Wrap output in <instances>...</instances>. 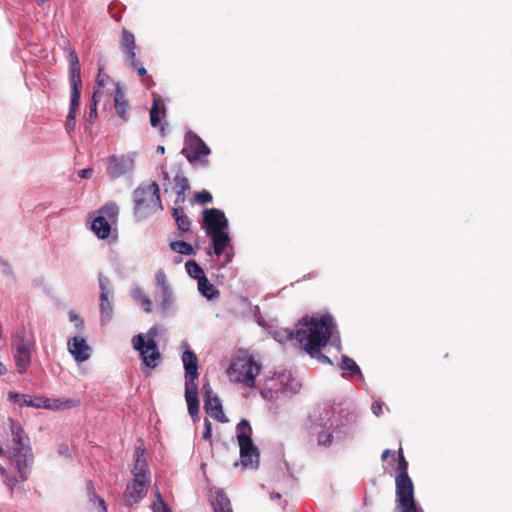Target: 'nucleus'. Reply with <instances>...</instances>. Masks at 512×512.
Instances as JSON below:
<instances>
[{"instance_id": "nucleus-1", "label": "nucleus", "mask_w": 512, "mask_h": 512, "mask_svg": "<svg viewBox=\"0 0 512 512\" xmlns=\"http://www.w3.org/2000/svg\"><path fill=\"white\" fill-rule=\"evenodd\" d=\"M273 337L280 343L291 341L309 355H315L329 341L335 347L340 348V337L336 331V323L333 317L328 314L321 317L305 316L299 321L295 331L287 328L277 329L273 332Z\"/></svg>"}, {"instance_id": "nucleus-2", "label": "nucleus", "mask_w": 512, "mask_h": 512, "mask_svg": "<svg viewBox=\"0 0 512 512\" xmlns=\"http://www.w3.org/2000/svg\"><path fill=\"white\" fill-rule=\"evenodd\" d=\"M144 453L145 449L143 447H135L133 453L134 464L131 470L133 479L127 484L124 492V500L127 506H133L140 502L146 496L151 483V474Z\"/></svg>"}, {"instance_id": "nucleus-3", "label": "nucleus", "mask_w": 512, "mask_h": 512, "mask_svg": "<svg viewBox=\"0 0 512 512\" xmlns=\"http://www.w3.org/2000/svg\"><path fill=\"white\" fill-rule=\"evenodd\" d=\"M204 222L206 225L207 235L212 239L213 252L216 256H220L225 250V263H229L233 258V247L228 234V220L219 209H207L204 211Z\"/></svg>"}, {"instance_id": "nucleus-4", "label": "nucleus", "mask_w": 512, "mask_h": 512, "mask_svg": "<svg viewBox=\"0 0 512 512\" xmlns=\"http://www.w3.org/2000/svg\"><path fill=\"white\" fill-rule=\"evenodd\" d=\"M398 474L395 478L396 484V507L395 512H423V509L416 503L414 498V486L408 475V462L406 461L402 448L398 451Z\"/></svg>"}, {"instance_id": "nucleus-5", "label": "nucleus", "mask_w": 512, "mask_h": 512, "mask_svg": "<svg viewBox=\"0 0 512 512\" xmlns=\"http://www.w3.org/2000/svg\"><path fill=\"white\" fill-rule=\"evenodd\" d=\"M260 370L261 364L252 355L239 351L232 357L226 373L231 382L254 388Z\"/></svg>"}, {"instance_id": "nucleus-6", "label": "nucleus", "mask_w": 512, "mask_h": 512, "mask_svg": "<svg viewBox=\"0 0 512 512\" xmlns=\"http://www.w3.org/2000/svg\"><path fill=\"white\" fill-rule=\"evenodd\" d=\"M134 212L138 219H144L162 209L159 186L156 182L139 186L133 193Z\"/></svg>"}, {"instance_id": "nucleus-7", "label": "nucleus", "mask_w": 512, "mask_h": 512, "mask_svg": "<svg viewBox=\"0 0 512 512\" xmlns=\"http://www.w3.org/2000/svg\"><path fill=\"white\" fill-rule=\"evenodd\" d=\"M12 463L17 471V476L11 477L6 469L0 466V476L3 478L5 485L11 494L18 483L27 480L33 463V454L30 446H22L14 448Z\"/></svg>"}, {"instance_id": "nucleus-8", "label": "nucleus", "mask_w": 512, "mask_h": 512, "mask_svg": "<svg viewBox=\"0 0 512 512\" xmlns=\"http://www.w3.org/2000/svg\"><path fill=\"white\" fill-rule=\"evenodd\" d=\"M159 333V326H152L146 334L147 341L143 334H137L132 338L133 348L139 352L140 358L145 367L154 369L161 358L156 338Z\"/></svg>"}, {"instance_id": "nucleus-9", "label": "nucleus", "mask_w": 512, "mask_h": 512, "mask_svg": "<svg viewBox=\"0 0 512 512\" xmlns=\"http://www.w3.org/2000/svg\"><path fill=\"white\" fill-rule=\"evenodd\" d=\"M237 440L240 448V463L244 468H257L259 451L252 441V428L246 419L236 426Z\"/></svg>"}, {"instance_id": "nucleus-10", "label": "nucleus", "mask_w": 512, "mask_h": 512, "mask_svg": "<svg viewBox=\"0 0 512 512\" xmlns=\"http://www.w3.org/2000/svg\"><path fill=\"white\" fill-rule=\"evenodd\" d=\"M8 400L18 404L19 406H28L33 408H44L49 410H64L67 408L74 407L76 402L72 399L60 400L53 398H45L42 396L32 397L27 394L17 393V392H9Z\"/></svg>"}, {"instance_id": "nucleus-11", "label": "nucleus", "mask_w": 512, "mask_h": 512, "mask_svg": "<svg viewBox=\"0 0 512 512\" xmlns=\"http://www.w3.org/2000/svg\"><path fill=\"white\" fill-rule=\"evenodd\" d=\"M299 388L300 385L292 377V374L284 371L268 379L260 394L267 400H273L277 399L279 394L296 393Z\"/></svg>"}, {"instance_id": "nucleus-12", "label": "nucleus", "mask_w": 512, "mask_h": 512, "mask_svg": "<svg viewBox=\"0 0 512 512\" xmlns=\"http://www.w3.org/2000/svg\"><path fill=\"white\" fill-rule=\"evenodd\" d=\"M35 348V339L33 336H27L26 333L17 334L13 341V360L17 373L24 375L32 363V353Z\"/></svg>"}, {"instance_id": "nucleus-13", "label": "nucleus", "mask_w": 512, "mask_h": 512, "mask_svg": "<svg viewBox=\"0 0 512 512\" xmlns=\"http://www.w3.org/2000/svg\"><path fill=\"white\" fill-rule=\"evenodd\" d=\"M136 153L128 152L120 155H110L106 160V174L110 180L131 175L135 170Z\"/></svg>"}, {"instance_id": "nucleus-14", "label": "nucleus", "mask_w": 512, "mask_h": 512, "mask_svg": "<svg viewBox=\"0 0 512 512\" xmlns=\"http://www.w3.org/2000/svg\"><path fill=\"white\" fill-rule=\"evenodd\" d=\"M118 207L110 202L96 211V216L91 223V230L100 239H106L111 232V224L117 220Z\"/></svg>"}, {"instance_id": "nucleus-15", "label": "nucleus", "mask_w": 512, "mask_h": 512, "mask_svg": "<svg viewBox=\"0 0 512 512\" xmlns=\"http://www.w3.org/2000/svg\"><path fill=\"white\" fill-rule=\"evenodd\" d=\"M210 148L205 144V142L197 136L195 133L189 131L185 136V146L182 149L181 153L187 158L190 163H194L196 161L201 162L206 165L208 163L207 159H202V156H207L210 154Z\"/></svg>"}, {"instance_id": "nucleus-16", "label": "nucleus", "mask_w": 512, "mask_h": 512, "mask_svg": "<svg viewBox=\"0 0 512 512\" xmlns=\"http://www.w3.org/2000/svg\"><path fill=\"white\" fill-rule=\"evenodd\" d=\"M99 288H100V314H101V323H108L113 315V306H112V297H113V289L110 280L103 276L99 275Z\"/></svg>"}, {"instance_id": "nucleus-17", "label": "nucleus", "mask_w": 512, "mask_h": 512, "mask_svg": "<svg viewBox=\"0 0 512 512\" xmlns=\"http://www.w3.org/2000/svg\"><path fill=\"white\" fill-rule=\"evenodd\" d=\"M203 390L205 397L204 408L206 413L219 422H226L227 419L223 412L221 401L213 394L212 388L208 382L203 385Z\"/></svg>"}, {"instance_id": "nucleus-18", "label": "nucleus", "mask_w": 512, "mask_h": 512, "mask_svg": "<svg viewBox=\"0 0 512 512\" xmlns=\"http://www.w3.org/2000/svg\"><path fill=\"white\" fill-rule=\"evenodd\" d=\"M181 347L184 349L181 360L185 370V383H196L198 378V358L187 342H182Z\"/></svg>"}, {"instance_id": "nucleus-19", "label": "nucleus", "mask_w": 512, "mask_h": 512, "mask_svg": "<svg viewBox=\"0 0 512 512\" xmlns=\"http://www.w3.org/2000/svg\"><path fill=\"white\" fill-rule=\"evenodd\" d=\"M67 347L69 353L74 357L75 361L82 363L90 358L91 348L87 344L85 338L75 336L68 340Z\"/></svg>"}, {"instance_id": "nucleus-20", "label": "nucleus", "mask_w": 512, "mask_h": 512, "mask_svg": "<svg viewBox=\"0 0 512 512\" xmlns=\"http://www.w3.org/2000/svg\"><path fill=\"white\" fill-rule=\"evenodd\" d=\"M155 301L157 302V309L161 316L166 317L175 310V296L172 288L158 290L154 294Z\"/></svg>"}, {"instance_id": "nucleus-21", "label": "nucleus", "mask_w": 512, "mask_h": 512, "mask_svg": "<svg viewBox=\"0 0 512 512\" xmlns=\"http://www.w3.org/2000/svg\"><path fill=\"white\" fill-rule=\"evenodd\" d=\"M185 400L190 416L192 418L197 417L199 413V400L198 386L196 383H185Z\"/></svg>"}, {"instance_id": "nucleus-22", "label": "nucleus", "mask_w": 512, "mask_h": 512, "mask_svg": "<svg viewBox=\"0 0 512 512\" xmlns=\"http://www.w3.org/2000/svg\"><path fill=\"white\" fill-rule=\"evenodd\" d=\"M114 107L117 115L124 121L129 119V103L126 99L125 92L121 85L116 86L114 93Z\"/></svg>"}, {"instance_id": "nucleus-23", "label": "nucleus", "mask_w": 512, "mask_h": 512, "mask_svg": "<svg viewBox=\"0 0 512 512\" xmlns=\"http://www.w3.org/2000/svg\"><path fill=\"white\" fill-rule=\"evenodd\" d=\"M121 48L123 52L129 57L131 61V66L137 67L138 60L136 59L135 53V37L131 32L127 31L126 29H123L122 31Z\"/></svg>"}, {"instance_id": "nucleus-24", "label": "nucleus", "mask_w": 512, "mask_h": 512, "mask_svg": "<svg viewBox=\"0 0 512 512\" xmlns=\"http://www.w3.org/2000/svg\"><path fill=\"white\" fill-rule=\"evenodd\" d=\"M165 106L160 97L154 95L153 105L150 109V123L152 127H157L161 116L165 115Z\"/></svg>"}, {"instance_id": "nucleus-25", "label": "nucleus", "mask_w": 512, "mask_h": 512, "mask_svg": "<svg viewBox=\"0 0 512 512\" xmlns=\"http://www.w3.org/2000/svg\"><path fill=\"white\" fill-rule=\"evenodd\" d=\"M131 296L146 313L152 312V301L140 287H134Z\"/></svg>"}, {"instance_id": "nucleus-26", "label": "nucleus", "mask_w": 512, "mask_h": 512, "mask_svg": "<svg viewBox=\"0 0 512 512\" xmlns=\"http://www.w3.org/2000/svg\"><path fill=\"white\" fill-rule=\"evenodd\" d=\"M190 185L189 181L185 176L176 175L175 176V192H176V203H183L185 201V193L189 190Z\"/></svg>"}, {"instance_id": "nucleus-27", "label": "nucleus", "mask_w": 512, "mask_h": 512, "mask_svg": "<svg viewBox=\"0 0 512 512\" xmlns=\"http://www.w3.org/2000/svg\"><path fill=\"white\" fill-rule=\"evenodd\" d=\"M212 505L214 512H233L230 500L221 490L216 491V497Z\"/></svg>"}, {"instance_id": "nucleus-28", "label": "nucleus", "mask_w": 512, "mask_h": 512, "mask_svg": "<svg viewBox=\"0 0 512 512\" xmlns=\"http://www.w3.org/2000/svg\"><path fill=\"white\" fill-rule=\"evenodd\" d=\"M98 75H97V78H96V86H95V89H100V91L102 92V94L104 93L103 89L106 87V86H111V91L114 89V91H116V86L117 85H120V83H116L114 82V80L104 72L103 70V67H99L98 69Z\"/></svg>"}, {"instance_id": "nucleus-29", "label": "nucleus", "mask_w": 512, "mask_h": 512, "mask_svg": "<svg viewBox=\"0 0 512 512\" xmlns=\"http://www.w3.org/2000/svg\"><path fill=\"white\" fill-rule=\"evenodd\" d=\"M198 290L199 292L206 297L207 299H213L218 296L219 292L218 290L212 285L208 279L203 277L200 278L198 281Z\"/></svg>"}, {"instance_id": "nucleus-30", "label": "nucleus", "mask_w": 512, "mask_h": 512, "mask_svg": "<svg viewBox=\"0 0 512 512\" xmlns=\"http://www.w3.org/2000/svg\"><path fill=\"white\" fill-rule=\"evenodd\" d=\"M11 434L12 440L17 445V447L29 446L28 445V437L26 436L22 427L17 423H12L11 425Z\"/></svg>"}, {"instance_id": "nucleus-31", "label": "nucleus", "mask_w": 512, "mask_h": 512, "mask_svg": "<svg viewBox=\"0 0 512 512\" xmlns=\"http://www.w3.org/2000/svg\"><path fill=\"white\" fill-rule=\"evenodd\" d=\"M173 217L177 223L178 229L181 232H187L190 229L191 222L180 208H173Z\"/></svg>"}, {"instance_id": "nucleus-32", "label": "nucleus", "mask_w": 512, "mask_h": 512, "mask_svg": "<svg viewBox=\"0 0 512 512\" xmlns=\"http://www.w3.org/2000/svg\"><path fill=\"white\" fill-rule=\"evenodd\" d=\"M340 368L342 370L348 371L351 376L358 375L359 377H362L361 370H360L359 366L356 364V362L353 359L349 358L346 355L342 356Z\"/></svg>"}, {"instance_id": "nucleus-33", "label": "nucleus", "mask_w": 512, "mask_h": 512, "mask_svg": "<svg viewBox=\"0 0 512 512\" xmlns=\"http://www.w3.org/2000/svg\"><path fill=\"white\" fill-rule=\"evenodd\" d=\"M185 268L187 273L194 279H199L205 277L203 269L196 263L194 260H189L185 264Z\"/></svg>"}, {"instance_id": "nucleus-34", "label": "nucleus", "mask_w": 512, "mask_h": 512, "mask_svg": "<svg viewBox=\"0 0 512 512\" xmlns=\"http://www.w3.org/2000/svg\"><path fill=\"white\" fill-rule=\"evenodd\" d=\"M170 247L174 252L182 255H191L194 252L192 245L185 241H173Z\"/></svg>"}, {"instance_id": "nucleus-35", "label": "nucleus", "mask_w": 512, "mask_h": 512, "mask_svg": "<svg viewBox=\"0 0 512 512\" xmlns=\"http://www.w3.org/2000/svg\"><path fill=\"white\" fill-rule=\"evenodd\" d=\"M69 78H70L71 88H80V86H81L80 65L69 66Z\"/></svg>"}, {"instance_id": "nucleus-36", "label": "nucleus", "mask_w": 512, "mask_h": 512, "mask_svg": "<svg viewBox=\"0 0 512 512\" xmlns=\"http://www.w3.org/2000/svg\"><path fill=\"white\" fill-rule=\"evenodd\" d=\"M102 97L100 89H95L92 96V103L89 111V121L92 122L97 118V104Z\"/></svg>"}, {"instance_id": "nucleus-37", "label": "nucleus", "mask_w": 512, "mask_h": 512, "mask_svg": "<svg viewBox=\"0 0 512 512\" xmlns=\"http://www.w3.org/2000/svg\"><path fill=\"white\" fill-rule=\"evenodd\" d=\"M155 286L157 288V291L171 288L165 272L161 269L158 270L155 274Z\"/></svg>"}, {"instance_id": "nucleus-38", "label": "nucleus", "mask_w": 512, "mask_h": 512, "mask_svg": "<svg viewBox=\"0 0 512 512\" xmlns=\"http://www.w3.org/2000/svg\"><path fill=\"white\" fill-rule=\"evenodd\" d=\"M151 508L153 512H170L159 491L156 492V500L153 502Z\"/></svg>"}, {"instance_id": "nucleus-39", "label": "nucleus", "mask_w": 512, "mask_h": 512, "mask_svg": "<svg viewBox=\"0 0 512 512\" xmlns=\"http://www.w3.org/2000/svg\"><path fill=\"white\" fill-rule=\"evenodd\" d=\"M80 88H72L69 113H75L80 101Z\"/></svg>"}, {"instance_id": "nucleus-40", "label": "nucleus", "mask_w": 512, "mask_h": 512, "mask_svg": "<svg viewBox=\"0 0 512 512\" xmlns=\"http://www.w3.org/2000/svg\"><path fill=\"white\" fill-rule=\"evenodd\" d=\"M195 201L199 204H207L212 201V195L208 191H201L195 194Z\"/></svg>"}, {"instance_id": "nucleus-41", "label": "nucleus", "mask_w": 512, "mask_h": 512, "mask_svg": "<svg viewBox=\"0 0 512 512\" xmlns=\"http://www.w3.org/2000/svg\"><path fill=\"white\" fill-rule=\"evenodd\" d=\"M90 500L94 503H98V505L101 507L102 512H107V507L105 504V501L99 497L94 491L90 494Z\"/></svg>"}, {"instance_id": "nucleus-42", "label": "nucleus", "mask_w": 512, "mask_h": 512, "mask_svg": "<svg viewBox=\"0 0 512 512\" xmlns=\"http://www.w3.org/2000/svg\"><path fill=\"white\" fill-rule=\"evenodd\" d=\"M68 60H69V66L80 65L78 55L73 48H69Z\"/></svg>"}, {"instance_id": "nucleus-43", "label": "nucleus", "mask_w": 512, "mask_h": 512, "mask_svg": "<svg viewBox=\"0 0 512 512\" xmlns=\"http://www.w3.org/2000/svg\"><path fill=\"white\" fill-rule=\"evenodd\" d=\"M318 442H319V444L324 445V446L330 445L332 442V435L321 432L318 435Z\"/></svg>"}, {"instance_id": "nucleus-44", "label": "nucleus", "mask_w": 512, "mask_h": 512, "mask_svg": "<svg viewBox=\"0 0 512 512\" xmlns=\"http://www.w3.org/2000/svg\"><path fill=\"white\" fill-rule=\"evenodd\" d=\"M76 126V116L75 113H68L66 128L67 130H74Z\"/></svg>"}, {"instance_id": "nucleus-45", "label": "nucleus", "mask_w": 512, "mask_h": 512, "mask_svg": "<svg viewBox=\"0 0 512 512\" xmlns=\"http://www.w3.org/2000/svg\"><path fill=\"white\" fill-rule=\"evenodd\" d=\"M204 427H205V429H204L202 437L205 440H209L212 435V428H211V423L208 419L204 420Z\"/></svg>"}, {"instance_id": "nucleus-46", "label": "nucleus", "mask_w": 512, "mask_h": 512, "mask_svg": "<svg viewBox=\"0 0 512 512\" xmlns=\"http://www.w3.org/2000/svg\"><path fill=\"white\" fill-rule=\"evenodd\" d=\"M371 410L374 415H376L377 417L380 416L383 413V403L375 401L372 404Z\"/></svg>"}, {"instance_id": "nucleus-47", "label": "nucleus", "mask_w": 512, "mask_h": 512, "mask_svg": "<svg viewBox=\"0 0 512 512\" xmlns=\"http://www.w3.org/2000/svg\"><path fill=\"white\" fill-rule=\"evenodd\" d=\"M322 348L323 347H321L320 349H322ZM310 356L317 358L322 363H331L330 358L327 357L326 355L322 354L321 350H319V352H317L315 355H310Z\"/></svg>"}, {"instance_id": "nucleus-48", "label": "nucleus", "mask_w": 512, "mask_h": 512, "mask_svg": "<svg viewBox=\"0 0 512 512\" xmlns=\"http://www.w3.org/2000/svg\"><path fill=\"white\" fill-rule=\"evenodd\" d=\"M93 173L92 168H86L79 171L78 175L80 178H90Z\"/></svg>"}, {"instance_id": "nucleus-49", "label": "nucleus", "mask_w": 512, "mask_h": 512, "mask_svg": "<svg viewBox=\"0 0 512 512\" xmlns=\"http://www.w3.org/2000/svg\"><path fill=\"white\" fill-rule=\"evenodd\" d=\"M69 319L72 322L79 321L80 322V326L83 325V322L79 319L78 315L75 312H73V311L69 313Z\"/></svg>"}, {"instance_id": "nucleus-50", "label": "nucleus", "mask_w": 512, "mask_h": 512, "mask_svg": "<svg viewBox=\"0 0 512 512\" xmlns=\"http://www.w3.org/2000/svg\"><path fill=\"white\" fill-rule=\"evenodd\" d=\"M391 453L392 451L390 449L384 450L381 456L382 460H386Z\"/></svg>"}, {"instance_id": "nucleus-51", "label": "nucleus", "mask_w": 512, "mask_h": 512, "mask_svg": "<svg viewBox=\"0 0 512 512\" xmlns=\"http://www.w3.org/2000/svg\"><path fill=\"white\" fill-rule=\"evenodd\" d=\"M136 68L138 69V74L140 76L146 75L147 71H146V69L144 67L138 65Z\"/></svg>"}, {"instance_id": "nucleus-52", "label": "nucleus", "mask_w": 512, "mask_h": 512, "mask_svg": "<svg viewBox=\"0 0 512 512\" xmlns=\"http://www.w3.org/2000/svg\"><path fill=\"white\" fill-rule=\"evenodd\" d=\"M6 373H7L6 366L2 362H0V375H4Z\"/></svg>"}, {"instance_id": "nucleus-53", "label": "nucleus", "mask_w": 512, "mask_h": 512, "mask_svg": "<svg viewBox=\"0 0 512 512\" xmlns=\"http://www.w3.org/2000/svg\"><path fill=\"white\" fill-rule=\"evenodd\" d=\"M270 497H271L272 500H279L281 498V495L279 493H277V492H272L270 494Z\"/></svg>"}, {"instance_id": "nucleus-54", "label": "nucleus", "mask_w": 512, "mask_h": 512, "mask_svg": "<svg viewBox=\"0 0 512 512\" xmlns=\"http://www.w3.org/2000/svg\"><path fill=\"white\" fill-rule=\"evenodd\" d=\"M67 452H68V447L67 446H64V445L60 446L59 453L66 454Z\"/></svg>"}, {"instance_id": "nucleus-55", "label": "nucleus", "mask_w": 512, "mask_h": 512, "mask_svg": "<svg viewBox=\"0 0 512 512\" xmlns=\"http://www.w3.org/2000/svg\"><path fill=\"white\" fill-rule=\"evenodd\" d=\"M156 152L163 154L165 152L164 146H158L157 149H156Z\"/></svg>"}, {"instance_id": "nucleus-56", "label": "nucleus", "mask_w": 512, "mask_h": 512, "mask_svg": "<svg viewBox=\"0 0 512 512\" xmlns=\"http://www.w3.org/2000/svg\"><path fill=\"white\" fill-rule=\"evenodd\" d=\"M174 263H180L182 261L181 257L177 256L174 258Z\"/></svg>"}, {"instance_id": "nucleus-57", "label": "nucleus", "mask_w": 512, "mask_h": 512, "mask_svg": "<svg viewBox=\"0 0 512 512\" xmlns=\"http://www.w3.org/2000/svg\"><path fill=\"white\" fill-rule=\"evenodd\" d=\"M164 179L169 180V175L166 171H163Z\"/></svg>"}, {"instance_id": "nucleus-58", "label": "nucleus", "mask_w": 512, "mask_h": 512, "mask_svg": "<svg viewBox=\"0 0 512 512\" xmlns=\"http://www.w3.org/2000/svg\"><path fill=\"white\" fill-rule=\"evenodd\" d=\"M47 1H48V0H38V2H39L40 4H44V3H45V2H47Z\"/></svg>"}, {"instance_id": "nucleus-59", "label": "nucleus", "mask_w": 512, "mask_h": 512, "mask_svg": "<svg viewBox=\"0 0 512 512\" xmlns=\"http://www.w3.org/2000/svg\"><path fill=\"white\" fill-rule=\"evenodd\" d=\"M90 486L92 487V482L88 483V489H90Z\"/></svg>"}, {"instance_id": "nucleus-60", "label": "nucleus", "mask_w": 512, "mask_h": 512, "mask_svg": "<svg viewBox=\"0 0 512 512\" xmlns=\"http://www.w3.org/2000/svg\"><path fill=\"white\" fill-rule=\"evenodd\" d=\"M2 451H3V450H2V448L0 447V454L2 453Z\"/></svg>"}]
</instances>
